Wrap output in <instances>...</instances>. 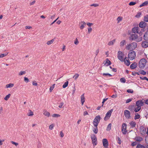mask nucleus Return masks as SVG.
Instances as JSON below:
<instances>
[{
	"mask_svg": "<svg viewBox=\"0 0 148 148\" xmlns=\"http://www.w3.org/2000/svg\"><path fill=\"white\" fill-rule=\"evenodd\" d=\"M144 103L142 100L137 101L136 103L135 106L137 107L135 110V112H137L139 111L141 109V107L144 105Z\"/></svg>",
	"mask_w": 148,
	"mask_h": 148,
	"instance_id": "obj_1",
	"label": "nucleus"
},
{
	"mask_svg": "<svg viewBox=\"0 0 148 148\" xmlns=\"http://www.w3.org/2000/svg\"><path fill=\"white\" fill-rule=\"evenodd\" d=\"M142 37L139 36L138 37L137 35L136 34L131 35L129 37L130 40H136V41L137 42L141 41L142 40Z\"/></svg>",
	"mask_w": 148,
	"mask_h": 148,
	"instance_id": "obj_2",
	"label": "nucleus"
},
{
	"mask_svg": "<svg viewBox=\"0 0 148 148\" xmlns=\"http://www.w3.org/2000/svg\"><path fill=\"white\" fill-rule=\"evenodd\" d=\"M137 47V43L136 42H133L129 44L126 46V48L128 50H133L136 49Z\"/></svg>",
	"mask_w": 148,
	"mask_h": 148,
	"instance_id": "obj_3",
	"label": "nucleus"
},
{
	"mask_svg": "<svg viewBox=\"0 0 148 148\" xmlns=\"http://www.w3.org/2000/svg\"><path fill=\"white\" fill-rule=\"evenodd\" d=\"M146 60L145 59H141L139 63V66L140 69H143L144 68L146 64Z\"/></svg>",
	"mask_w": 148,
	"mask_h": 148,
	"instance_id": "obj_4",
	"label": "nucleus"
},
{
	"mask_svg": "<svg viewBox=\"0 0 148 148\" xmlns=\"http://www.w3.org/2000/svg\"><path fill=\"white\" fill-rule=\"evenodd\" d=\"M136 56V53L134 51L131 50L128 54V58L130 60H134Z\"/></svg>",
	"mask_w": 148,
	"mask_h": 148,
	"instance_id": "obj_5",
	"label": "nucleus"
},
{
	"mask_svg": "<svg viewBox=\"0 0 148 148\" xmlns=\"http://www.w3.org/2000/svg\"><path fill=\"white\" fill-rule=\"evenodd\" d=\"M101 118L99 115H97L95 116L93 121V124L94 126H97L99 123Z\"/></svg>",
	"mask_w": 148,
	"mask_h": 148,
	"instance_id": "obj_6",
	"label": "nucleus"
},
{
	"mask_svg": "<svg viewBox=\"0 0 148 148\" xmlns=\"http://www.w3.org/2000/svg\"><path fill=\"white\" fill-rule=\"evenodd\" d=\"M92 141L93 145L95 146L97 145V138L96 136L94 134H92L91 136Z\"/></svg>",
	"mask_w": 148,
	"mask_h": 148,
	"instance_id": "obj_7",
	"label": "nucleus"
},
{
	"mask_svg": "<svg viewBox=\"0 0 148 148\" xmlns=\"http://www.w3.org/2000/svg\"><path fill=\"white\" fill-rule=\"evenodd\" d=\"M113 109H112L109 110L107 113L106 115V116L104 118V120L105 121H107L110 118L112 113L113 112Z\"/></svg>",
	"mask_w": 148,
	"mask_h": 148,
	"instance_id": "obj_8",
	"label": "nucleus"
},
{
	"mask_svg": "<svg viewBox=\"0 0 148 148\" xmlns=\"http://www.w3.org/2000/svg\"><path fill=\"white\" fill-rule=\"evenodd\" d=\"M124 53L122 52L119 51L118 52V58L121 62H123L124 60L123 59Z\"/></svg>",
	"mask_w": 148,
	"mask_h": 148,
	"instance_id": "obj_9",
	"label": "nucleus"
},
{
	"mask_svg": "<svg viewBox=\"0 0 148 148\" xmlns=\"http://www.w3.org/2000/svg\"><path fill=\"white\" fill-rule=\"evenodd\" d=\"M140 28L137 27H135L133 28L132 29V32L133 33L135 34L136 33H139L140 36L142 35V33L141 31H140Z\"/></svg>",
	"mask_w": 148,
	"mask_h": 148,
	"instance_id": "obj_10",
	"label": "nucleus"
},
{
	"mask_svg": "<svg viewBox=\"0 0 148 148\" xmlns=\"http://www.w3.org/2000/svg\"><path fill=\"white\" fill-rule=\"evenodd\" d=\"M126 125V124L125 123H123L122 125L121 131L123 134H126L127 132Z\"/></svg>",
	"mask_w": 148,
	"mask_h": 148,
	"instance_id": "obj_11",
	"label": "nucleus"
},
{
	"mask_svg": "<svg viewBox=\"0 0 148 148\" xmlns=\"http://www.w3.org/2000/svg\"><path fill=\"white\" fill-rule=\"evenodd\" d=\"M124 114L125 117L127 119H129L131 117L130 112L128 110H125L124 111Z\"/></svg>",
	"mask_w": 148,
	"mask_h": 148,
	"instance_id": "obj_12",
	"label": "nucleus"
},
{
	"mask_svg": "<svg viewBox=\"0 0 148 148\" xmlns=\"http://www.w3.org/2000/svg\"><path fill=\"white\" fill-rule=\"evenodd\" d=\"M146 129L144 126H142L140 128V134L142 135H144L146 132Z\"/></svg>",
	"mask_w": 148,
	"mask_h": 148,
	"instance_id": "obj_13",
	"label": "nucleus"
},
{
	"mask_svg": "<svg viewBox=\"0 0 148 148\" xmlns=\"http://www.w3.org/2000/svg\"><path fill=\"white\" fill-rule=\"evenodd\" d=\"M103 146L105 148H107L108 146V143L106 139H103L102 140Z\"/></svg>",
	"mask_w": 148,
	"mask_h": 148,
	"instance_id": "obj_14",
	"label": "nucleus"
},
{
	"mask_svg": "<svg viewBox=\"0 0 148 148\" xmlns=\"http://www.w3.org/2000/svg\"><path fill=\"white\" fill-rule=\"evenodd\" d=\"M86 25V23L84 21H81L79 23V27L81 29H83Z\"/></svg>",
	"mask_w": 148,
	"mask_h": 148,
	"instance_id": "obj_15",
	"label": "nucleus"
},
{
	"mask_svg": "<svg viewBox=\"0 0 148 148\" xmlns=\"http://www.w3.org/2000/svg\"><path fill=\"white\" fill-rule=\"evenodd\" d=\"M142 47L145 48L148 47V42L147 41H144L142 42L141 44Z\"/></svg>",
	"mask_w": 148,
	"mask_h": 148,
	"instance_id": "obj_16",
	"label": "nucleus"
},
{
	"mask_svg": "<svg viewBox=\"0 0 148 148\" xmlns=\"http://www.w3.org/2000/svg\"><path fill=\"white\" fill-rule=\"evenodd\" d=\"M137 66V64L136 62H134L130 66V68L131 69H134L136 68Z\"/></svg>",
	"mask_w": 148,
	"mask_h": 148,
	"instance_id": "obj_17",
	"label": "nucleus"
},
{
	"mask_svg": "<svg viewBox=\"0 0 148 148\" xmlns=\"http://www.w3.org/2000/svg\"><path fill=\"white\" fill-rule=\"evenodd\" d=\"M146 23L145 22L141 21L139 23V26L140 28H144L146 27Z\"/></svg>",
	"mask_w": 148,
	"mask_h": 148,
	"instance_id": "obj_18",
	"label": "nucleus"
},
{
	"mask_svg": "<svg viewBox=\"0 0 148 148\" xmlns=\"http://www.w3.org/2000/svg\"><path fill=\"white\" fill-rule=\"evenodd\" d=\"M136 106L134 105H130L128 107V109L130 110L131 111L134 110L135 112V109H136Z\"/></svg>",
	"mask_w": 148,
	"mask_h": 148,
	"instance_id": "obj_19",
	"label": "nucleus"
},
{
	"mask_svg": "<svg viewBox=\"0 0 148 148\" xmlns=\"http://www.w3.org/2000/svg\"><path fill=\"white\" fill-rule=\"evenodd\" d=\"M127 57H125L123 61L124 62L125 64L127 66H129L130 64V62L129 60H127Z\"/></svg>",
	"mask_w": 148,
	"mask_h": 148,
	"instance_id": "obj_20",
	"label": "nucleus"
},
{
	"mask_svg": "<svg viewBox=\"0 0 148 148\" xmlns=\"http://www.w3.org/2000/svg\"><path fill=\"white\" fill-rule=\"evenodd\" d=\"M143 38L146 41H148V30L147 31L143 36Z\"/></svg>",
	"mask_w": 148,
	"mask_h": 148,
	"instance_id": "obj_21",
	"label": "nucleus"
},
{
	"mask_svg": "<svg viewBox=\"0 0 148 148\" xmlns=\"http://www.w3.org/2000/svg\"><path fill=\"white\" fill-rule=\"evenodd\" d=\"M84 94H83L81 97V102L82 105H83L85 101V98L84 96Z\"/></svg>",
	"mask_w": 148,
	"mask_h": 148,
	"instance_id": "obj_22",
	"label": "nucleus"
},
{
	"mask_svg": "<svg viewBox=\"0 0 148 148\" xmlns=\"http://www.w3.org/2000/svg\"><path fill=\"white\" fill-rule=\"evenodd\" d=\"M111 62L110 61L108 60V58H107L106 60V62L105 64V65H106L107 66H108L109 65H110L111 64Z\"/></svg>",
	"mask_w": 148,
	"mask_h": 148,
	"instance_id": "obj_23",
	"label": "nucleus"
},
{
	"mask_svg": "<svg viewBox=\"0 0 148 148\" xmlns=\"http://www.w3.org/2000/svg\"><path fill=\"white\" fill-rule=\"evenodd\" d=\"M95 127H94L92 130L93 132L95 134L97 133L98 132V129L97 126H94Z\"/></svg>",
	"mask_w": 148,
	"mask_h": 148,
	"instance_id": "obj_24",
	"label": "nucleus"
},
{
	"mask_svg": "<svg viewBox=\"0 0 148 148\" xmlns=\"http://www.w3.org/2000/svg\"><path fill=\"white\" fill-rule=\"evenodd\" d=\"M148 5V1H146L143 3L141 4L140 5L139 7H141L143 6H146Z\"/></svg>",
	"mask_w": 148,
	"mask_h": 148,
	"instance_id": "obj_25",
	"label": "nucleus"
},
{
	"mask_svg": "<svg viewBox=\"0 0 148 148\" xmlns=\"http://www.w3.org/2000/svg\"><path fill=\"white\" fill-rule=\"evenodd\" d=\"M116 41L115 39H114L112 41H110L108 42V45L109 46L113 45L115 42Z\"/></svg>",
	"mask_w": 148,
	"mask_h": 148,
	"instance_id": "obj_26",
	"label": "nucleus"
},
{
	"mask_svg": "<svg viewBox=\"0 0 148 148\" xmlns=\"http://www.w3.org/2000/svg\"><path fill=\"white\" fill-rule=\"evenodd\" d=\"M130 125H131L132 127H134L136 126V123L134 121H132L130 123Z\"/></svg>",
	"mask_w": 148,
	"mask_h": 148,
	"instance_id": "obj_27",
	"label": "nucleus"
},
{
	"mask_svg": "<svg viewBox=\"0 0 148 148\" xmlns=\"http://www.w3.org/2000/svg\"><path fill=\"white\" fill-rule=\"evenodd\" d=\"M135 140L137 141L140 142L143 140V138L140 137H136L135 138Z\"/></svg>",
	"mask_w": 148,
	"mask_h": 148,
	"instance_id": "obj_28",
	"label": "nucleus"
},
{
	"mask_svg": "<svg viewBox=\"0 0 148 148\" xmlns=\"http://www.w3.org/2000/svg\"><path fill=\"white\" fill-rule=\"evenodd\" d=\"M126 41L125 40H123L120 43V46L121 47H123L126 44Z\"/></svg>",
	"mask_w": 148,
	"mask_h": 148,
	"instance_id": "obj_29",
	"label": "nucleus"
},
{
	"mask_svg": "<svg viewBox=\"0 0 148 148\" xmlns=\"http://www.w3.org/2000/svg\"><path fill=\"white\" fill-rule=\"evenodd\" d=\"M14 86V84L12 83H10L6 85V88H12Z\"/></svg>",
	"mask_w": 148,
	"mask_h": 148,
	"instance_id": "obj_30",
	"label": "nucleus"
},
{
	"mask_svg": "<svg viewBox=\"0 0 148 148\" xmlns=\"http://www.w3.org/2000/svg\"><path fill=\"white\" fill-rule=\"evenodd\" d=\"M102 75L104 77L108 76L109 77H111L112 76V75L109 73H103Z\"/></svg>",
	"mask_w": 148,
	"mask_h": 148,
	"instance_id": "obj_31",
	"label": "nucleus"
},
{
	"mask_svg": "<svg viewBox=\"0 0 148 148\" xmlns=\"http://www.w3.org/2000/svg\"><path fill=\"white\" fill-rule=\"evenodd\" d=\"M135 116L134 117V119L136 120L137 119H139L140 117V115L138 113L135 114Z\"/></svg>",
	"mask_w": 148,
	"mask_h": 148,
	"instance_id": "obj_32",
	"label": "nucleus"
},
{
	"mask_svg": "<svg viewBox=\"0 0 148 148\" xmlns=\"http://www.w3.org/2000/svg\"><path fill=\"white\" fill-rule=\"evenodd\" d=\"M111 126H112V124L111 123H109L108 125L107 128H106V130L107 131H110L111 130Z\"/></svg>",
	"mask_w": 148,
	"mask_h": 148,
	"instance_id": "obj_33",
	"label": "nucleus"
},
{
	"mask_svg": "<svg viewBox=\"0 0 148 148\" xmlns=\"http://www.w3.org/2000/svg\"><path fill=\"white\" fill-rule=\"evenodd\" d=\"M43 114L45 116H47L48 117L50 115V113L47 111H45L44 112Z\"/></svg>",
	"mask_w": 148,
	"mask_h": 148,
	"instance_id": "obj_34",
	"label": "nucleus"
},
{
	"mask_svg": "<svg viewBox=\"0 0 148 148\" xmlns=\"http://www.w3.org/2000/svg\"><path fill=\"white\" fill-rule=\"evenodd\" d=\"M10 95L11 94H9L8 95L6 96L4 98V100L6 101L8 100V99L10 98Z\"/></svg>",
	"mask_w": 148,
	"mask_h": 148,
	"instance_id": "obj_35",
	"label": "nucleus"
},
{
	"mask_svg": "<svg viewBox=\"0 0 148 148\" xmlns=\"http://www.w3.org/2000/svg\"><path fill=\"white\" fill-rule=\"evenodd\" d=\"M54 41V39H52L51 40H50L49 41L47 42V44L48 45H50L51 44H52Z\"/></svg>",
	"mask_w": 148,
	"mask_h": 148,
	"instance_id": "obj_36",
	"label": "nucleus"
},
{
	"mask_svg": "<svg viewBox=\"0 0 148 148\" xmlns=\"http://www.w3.org/2000/svg\"><path fill=\"white\" fill-rule=\"evenodd\" d=\"M136 148H146L143 145L141 144H138Z\"/></svg>",
	"mask_w": 148,
	"mask_h": 148,
	"instance_id": "obj_37",
	"label": "nucleus"
},
{
	"mask_svg": "<svg viewBox=\"0 0 148 148\" xmlns=\"http://www.w3.org/2000/svg\"><path fill=\"white\" fill-rule=\"evenodd\" d=\"M79 75L77 73H75V75L73 76V78H74L75 80H76L79 77Z\"/></svg>",
	"mask_w": 148,
	"mask_h": 148,
	"instance_id": "obj_38",
	"label": "nucleus"
},
{
	"mask_svg": "<svg viewBox=\"0 0 148 148\" xmlns=\"http://www.w3.org/2000/svg\"><path fill=\"white\" fill-rule=\"evenodd\" d=\"M68 82L66 81L65 82L64 84L63 85L62 87L63 88H66L68 85Z\"/></svg>",
	"mask_w": 148,
	"mask_h": 148,
	"instance_id": "obj_39",
	"label": "nucleus"
},
{
	"mask_svg": "<svg viewBox=\"0 0 148 148\" xmlns=\"http://www.w3.org/2000/svg\"><path fill=\"white\" fill-rule=\"evenodd\" d=\"M34 114L33 112H32L31 110H29V112L27 114V115L29 116H31L33 115Z\"/></svg>",
	"mask_w": 148,
	"mask_h": 148,
	"instance_id": "obj_40",
	"label": "nucleus"
},
{
	"mask_svg": "<svg viewBox=\"0 0 148 148\" xmlns=\"http://www.w3.org/2000/svg\"><path fill=\"white\" fill-rule=\"evenodd\" d=\"M144 20L145 21L148 22V15H147L144 17Z\"/></svg>",
	"mask_w": 148,
	"mask_h": 148,
	"instance_id": "obj_41",
	"label": "nucleus"
},
{
	"mask_svg": "<svg viewBox=\"0 0 148 148\" xmlns=\"http://www.w3.org/2000/svg\"><path fill=\"white\" fill-rule=\"evenodd\" d=\"M120 81L122 83H125L126 82V80L124 77H122L120 79Z\"/></svg>",
	"mask_w": 148,
	"mask_h": 148,
	"instance_id": "obj_42",
	"label": "nucleus"
},
{
	"mask_svg": "<svg viewBox=\"0 0 148 148\" xmlns=\"http://www.w3.org/2000/svg\"><path fill=\"white\" fill-rule=\"evenodd\" d=\"M140 73L143 75H145L146 74V72L143 70H140L139 71Z\"/></svg>",
	"mask_w": 148,
	"mask_h": 148,
	"instance_id": "obj_43",
	"label": "nucleus"
},
{
	"mask_svg": "<svg viewBox=\"0 0 148 148\" xmlns=\"http://www.w3.org/2000/svg\"><path fill=\"white\" fill-rule=\"evenodd\" d=\"M60 116V115L58 114H52V116L53 117H58Z\"/></svg>",
	"mask_w": 148,
	"mask_h": 148,
	"instance_id": "obj_44",
	"label": "nucleus"
},
{
	"mask_svg": "<svg viewBox=\"0 0 148 148\" xmlns=\"http://www.w3.org/2000/svg\"><path fill=\"white\" fill-rule=\"evenodd\" d=\"M141 14V12H138L135 16V17L137 18H139Z\"/></svg>",
	"mask_w": 148,
	"mask_h": 148,
	"instance_id": "obj_45",
	"label": "nucleus"
},
{
	"mask_svg": "<svg viewBox=\"0 0 148 148\" xmlns=\"http://www.w3.org/2000/svg\"><path fill=\"white\" fill-rule=\"evenodd\" d=\"M55 85V84H53L52 86H51L50 88L49 89V91L50 92H51L52 90H53V88L54 87V86Z\"/></svg>",
	"mask_w": 148,
	"mask_h": 148,
	"instance_id": "obj_46",
	"label": "nucleus"
},
{
	"mask_svg": "<svg viewBox=\"0 0 148 148\" xmlns=\"http://www.w3.org/2000/svg\"><path fill=\"white\" fill-rule=\"evenodd\" d=\"M122 20V17L119 16L118 17V18L117 19V20L118 21V23H119V22H120V21H121Z\"/></svg>",
	"mask_w": 148,
	"mask_h": 148,
	"instance_id": "obj_47",
	"label": "nucleus"
},
{
	"mask_svg": "<svg viewBox=\"0 0 148 148\" xmlns=\"http://www.w3.org/2000/svg\"><path fill=\"white\" fill-rule=\"evenodd\" d=\"M136 2H130L129 3V5H130L131 6V5H135L136 4Z\"/></svg>",
	"mask_w": 148,
	"mask_h": 148,
	"instance_id": "obj_48",
	"label": "nucleus"
},
{
	"mask_svg": "<svg viewBox=\"0 0 148 148\" xmlns=\"http://www.w3.org/2000/svg\"><path fill=\"white\" fill-rule=\"evenodd\" d=\"M127 92L129 93H132L133 92V90L132 89H129L127 90Z\"/></svg>",
	"mask_w": 148,
	"mask_h": 148,
	"instance_id": "obj_49",
	"label": "nucleus"
},
{
	"mask_svg": "<svg viewBox=\"0 0 148 148\" xmlns=\"http://www.w3.org/2000/svg\"><path fill=\"white\" fill-rule=\"evenodd\" d=\"M25 73L26 72L25 71H21L19 73V75H21L25 74Z\"/></svg>",
	"mask_w": 148,
	"mask_h": 148,
	"instance_id": "obj_50",
	"label": "nucleus"
},
{
	"mask_svg": "<svg viewBox=\"0 0 148 148\" xmlns=\"http://www.w3.org/2000/svg\"><path fill=\"white\" fill-rule=\"evenodd\" d=\"M99 5L96 3H94L92 4H91L90 5V6H94L95 7H96L99 6Z\"/></svg>",
	"mask_w": 148,
	"mask_h": 148,
	"instance_id": "obj_51",
	"label": "nucleus"
},
{
	"mask_svg": "<svg viewBox=\"0 0 148 148\" xmlns=\"http://www.w3.org/2000/svg\"><path fill=\"white\" fill-rule=\"evenodd\" d=\"M132 99V98L127 99L125 102L126 103H127L131 102Z\"/></svg>",
	"mask_w": 148,
	"mask_h": 148,
	"instance_id": "obj_52",
	"label": "nucleus"
},
{
	"mask_svg": "<svg viewBox=\"0 0 148 148\" xmlns=\"http://www.w3.org/2000/svg\"><path fill=\"white\" fill-rule=\"evenodd\" d=\"M54 127V125L53 124H52L50 125L49 126V129L51 130H52Z\"/></svg>",
	"mask_w": 148,
	"mask_h": 148,
	"instance_id": "obj_53",
	"label": "nucleus"
},
{
	"mask_svg": "<svg viewBox=\"0 0 148 148\" xmlns=\"http://www.w3.org/2000/svg\"><path fill=\"white\" fill-rule=\"evenodd\" d=\"M11 143L12 144H13L15 146H17L18 145V143H16L14 142L13 141H11Z\"/></svg>",
	"mask_w": 148,
	"mask_h": 148,
	"instance_id": "obj_54",
	"label": "nucleus"
},
{
	"mask_svg": "<svg viewBox=\"0 0 148 148\" xmlns=\"http://www.w3.org/2000/svg\"><path fill=\"white\" fill-rule=\"evenodd\" d=\"M64 103L63 102H61L60 103V105L59 106V107L60 108H62V106L63 105H64Z\"/></svg>",
	"mask_w": 148,
	"mask_h": 148,
	"instance_id": "obj_55",
	"label": "nucleus"
},
{
	"mask_svg": "<svg viewBox=\"0 0 148 148\" xmlns=\"http://www.w3.org/2000/svg\"><path fill=\"white\" fill-rule=\"evenodd\" d=\"M7 55V54H1L0 55V58H3Z\"/></svg>",
	"mask_w": 148,
	"mask_h": 148,
	"instance_id": "obj_56",
	"label": "nucleus"
},
{
	"mask_svg": "<svg viewBox=\"0 0 148 148\" xmlns=\"http://www.w3.org/2000/svg\"><path fill=\"white\" fill-rule=\"evenodd\" d=\"M24 81L25 82H29V79L26 77H24Z\"/></svg>",
	"mask_w": 148,
	"mask_h": 148,
	"instance_id": "obj_57",
	"label": "nucleus"
},
{
	"mask_svg": "<svg viewBox=\"0 0 148 148\" xmlns=\"http://www.w3.org/2000/svg\"><path fill=\"white\" fill-rule=\"evenodd\" d=\"M92 31V29L91 27H90L88 28V32L89 34H90Z\"/></svg>",
	"mask_w": 148,
	"mask_h": 148,
	"instance_id": "obj_58",
	"label": "nucleus"
},
{
	"mask_svg": "<svg viewBox=\"0 0 148 148\" xmlns=\"http://www.w3.org/2000/svg\"><path fill=\"white\" fill-rule=\"evenodd\" d=\"M79 43V42L77 38H76L74 42V44L76 45H77Z\"/></svg>",
	"mask_w": 148,
	"mask_h": 148,
	"instance_id": "obj_59",
	"label": "nucleus"
},
{
	"mask_svg": "<svg viewBox=\"0 0 148 148\" xmlns=\"http://www.w3.org/2000/svg\"><path fill=\"white\" fill-rule=\"evenodd\" d=\"M136 145V142H134L132 143L131 145L132 146L134 147Z\"/></svg>",
	"mask_w": 148,
	"mask_h": 148,
	"instance_id": "obj_60",
	"label": "nucleus"
},
{
	"mask_svg": "<svg viewBox=\"0 0 148 148\" xmlns=\"http://www.w3.org/2000/svg\"><path fill=\"white\" fill-rule=\"evenodd\" d=\"M60 135L61 137H64V134L63 133L62 131L60 132Z\"/></svg>",
	"mask_w": 148,
	"mask_h": 148,
	"instance_id": "obj_61",
	"label": "nucleus"
},
{
	"mask_svg": "<svg viewBox=\"0 0 148 148\" xmlns=\"http://www.w3.org/2000/svg\"><path fill=\"white\" fill-rule=\"evenodd\" d=\"M140 79H141L142 80H144V79L146 80V79H147V78L146 77H140Z\"/></svg>",
	"mask_w": 148,
	"mask_h": 148,
	"instance_id": "obj_62",
	"label": "nucleus"
},
{
	"mask_svg": "<svg viewBox=\"0 0 148 148\" xmlns=\"http://www.w3.org/2000/svg\"><path fill=\"white\" fill-rule=\"evenodd\" d=\"M93 23H87V25H88L89 27H91L92 25H93Z\"/></svg>",
	"mask_w": 148,
	"mask_h": 148,
	"instance_id": "obj_63",
	"label": "nucleus"
},
{
	"mask_svg": "<svg viewBox=\"0 0 148 148\" xmlns=\"http://www.w3.org/2000/svg\"><path fill=\"white\" fill-rule=\"evenodd\" d=\"M32 28V27L30 26H27L25 27V29H30Z\"/></svg>",
	"mask_w": 148,
	"mask_h": 148,
	"instance_id": "obj_64",
	"label": "nucleus"
}]
</instances>
